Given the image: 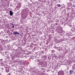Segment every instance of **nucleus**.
Segmentation results:
<instances>
[{"mask_svg": "<svg viewBox=\"0 0 75 75\" xmlns=\"http://www.w3.org/2000/svg\"><path fill=\"white\" fill-rule=\"evenodd\" d=\"M72 74V72H71V73H70V74Z\"/></svg>", "mask_w": 75, "mask_h": 75, "instance_id": "obj_7", "label": "nucleus"}, {"mask_svg": "<svg viewBox=\"0 0 75 75\" xmlns=\"http://www.w3.org/2000/svg\"><path fill=\"white\" fill-rule=\"evenodd\" d=\"M13 28H14V26H13Z\"/></svg>", "mask_w": 75, "mask_h": 75, "instance_id": "obj_6", "label": "nucleus"}, {"mask_svg": "<svg viewBox=\"0 0 75 75\" xmlns=\"http://www.w3.org/2000/svg\"><path fill=\"white\" fill-rule=\"evenodd\" d=\"M9 71H10L8 69H7V71L8 72Z\"/></svg>", "mask_w": 75, "mask_h": 75, "instance_id": "obj_4", "label": "nucleus"}, {"mask_svg": "<svg viewBox=\"0 0 75 75\" xmlns=\"http://www.w3.org/2000/svg\"><path fill=\"white\" fill-rule=\"evenodd\" d=\"M70 73H71V72H72V70H70Z\"/></svg>", "mask_w": 75, "mask_h": 75, "instance_id": "obj_5", "label": "nucleus"}, {"mask_svg": "<svg viewBox=\"0 0 75 75\" xmlns=\"http://www.w3.org/2000/svg\"><path fill=\"white\" fill-rule=\"evenodd\" d=\"M57 6L58 7H60L61 6V5H60V4H57Z\"/></svg>", "mask_w": 75, "mask_h": 75, "instance_id": "obj_3", "label": "nucleus"}, {"mask_svg": "<svg viewBox=\"0 0 75 75\" xmlns=\"http://www.w3.org/2000/svg\"><path fill=\"white\" fill-rule=\"evenodd\" d=\"M9 14L11 16H12L13 15V13L11 11H9Z\"/></svg>", "mask_w": 75, "mask_h": 75, "instance_id": "obj_1", "label": "nucleus"}, {"mask_svg": "<svg viewBox=\"0 0 75 75\" xmlns=\"http://www.w3.org/2000/svg\"><path fill=\"white\" fill-rule=\"evenodd\" d=\"M14 35H16V34H19V33H18L17 32H14L13 33Z\"/></svg>", "mask_w": 75, "mask_h": 75, "instance_id": "obj_2", "label": "nucleus"}]
</instances>
